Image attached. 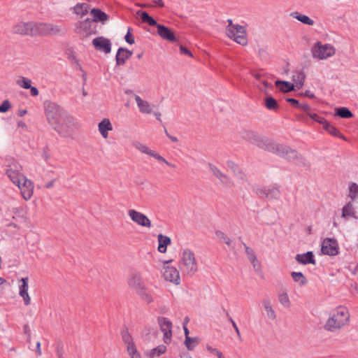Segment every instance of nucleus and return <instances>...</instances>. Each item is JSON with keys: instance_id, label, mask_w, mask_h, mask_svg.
Returning <instances> with one entry per match:
<instances>
[{"instance_id": "nucleus-50", "label": "nucleus", "mask_w": 358, "mask_h": 358, "mask_svg": "<svg viewBox=\"0 0 358 358\" xmlns=\"http://www.w3.org/2000/svg\"><path fill=\"white\" fill-rule=\"evenodd\" d=\"M206 349L210 353L215 355L217 358H225L222 352L215 348L207 345Z\"/></svg>"}, {"instance_id": "nucleus-8", "label": "nucleus", "mask_w": 358, "mask_h": 358, "mask_svg": "<svg viewBox=\"0 0 358 358\" xmlns=\"http://www.w3.org/2000/svg\"><path fill=\"white\" fill-rule=\"evenodd\" d=\"M12 30L16 34L38 36V22H19L13 27Z\"/></svg>"}, {"instance_id": "nucleus-34", "label": "nucleus", "mask_w": 358, "mask_h": 358, "mask_svg": "<svg viewBox=\"0 0 358 358\" xmlns=\"http://www.w3.org/2000/svg\"><path fill=\"white\" fill-rule=\"evenodd\" d=\"M291 16H292L294 18L296 19L299 22H302L304 24L306 25H313L314 21L310 18L308 16L302 15L298 12H293L291 13Z\"/></svg>"}, {"instance_id": "nucleus-28", "label": "nucleus", "mask_w": 358, "mask_h": 358, "mask_svg": "<svg viewBox=\"0 0 358 358\" xmlns=\"http://www.w3.org/2000/svg\"><path fill=\"white\" fill-rule=\"evenodd\" d=\"M121 336L122 341L127 346V350H129L131 348L136 347L133 338L127 328H124L121 331Z\"/></svg>"}, {"instance_id": "nucleus-48", "label": "nucleus", "mask_w": 358, "mask_h": 358, "mask_svg": "<svg viewBox=\"0 0 358 358\" xmlns=\"http://www.w3.org/2000/svg\"><path fill=\"white\" fill-rule=\"evenodd\" d=\"M308 115L314 121L320 123V124H324L326 122V119L323 117L320 116L316 113L310 111Z\"/></svg>"}, {"instance_id": "nucleus-11", "label": "nucleus", "mask_w": 358, "mask_h": 358, "mask_svg": "<svg viewBox=\"0 0 358 358\" xmlns=\"http://www.w3.org/2000/svg\"><path fill=\"white\" fill-rule=\"evenodd\" d=\"M321 250L324 255L329 256L338 255L339 247L337 241L333 238H325L322 241Z\"/></svg>"}, {"instance_id": "nucleus-16", "label": "nucleus", "mask_w": 358, "mask_h": 358, "mask_svg": "<svg viewBox=\"0 0 358 358\" xmlns=\"http://www.w3.org/2000/svg\"><path fill=\"white\" fill-rule=\"evenodd\" d=\"M208 166L214 176L220 180V182L223 185L228 187L234 185L232 180L227 175L223 173L217 167L212 164H208Z\"/></svg>"}, {"instance_id": "nucleus-43", "label": "nucleus", "mask_w": 358, "mask_h": 358, "mask_svg": "<svg viewBox=\"0 0 358 358\" xmlns=\"http://www.w3.org/2000/svg\"><path fill=\"white\" fill-rule=\"evenodd\" d=\"M134 147L141 151L142 153L146 154L151 157L152 153L154 152L153 150H150L147 145L140 143V142H135L134 143Z\"/></svg>"}, {"instance_id": "nucleus-2", "label": "nucleus", "mask_w": 358, "mask_h": 358, "mask_svg": "<svg viewBox=\"0 0 358 358\" xmlns=\"http://www.w3.org/2000/svg\"><path fill=\"white\" fill-rule=\"evenodd\" d=\"M250 135L249 141L259 148L274 153L298 166H306L308 165L307 160L295 150L283 144L275 143L264 136L252 133Z\"/></svg>"}, {"instance_id": "nucleus-22", "label": "nucleus", "mask_w": 358, "mask_h": 358, "mask_svg": "<svg viewBox=\"0 0 358 358\" xmlns=\"http://www.w3.org/2000/svg\"><path fill=\"white\" fill-rule=\"evenodd\" d=\"M90 13L92 17V20L94 22H99L102 24H105V22L108 21L109 19L108 15H107L106 13H104L99 8H94L90 10Z\"/></svg>"}, {"instance_id": "nucleus-25", "label": "nucleus", "mask_w": 358, "mask_h": 358, "mask_svg": "<svg viewBox=\"0 0 358 358\" xmlns=\"http://www.w3.org/2000/svg\"><path fill=\"white\" fill-rule=\"evenodd\" d=\"M112 129L113 127L109 119L105 118L99 123V131L105 138L108 136V131Z\"/></svg>"}, {"instance_id": "nucleus-49", "label": "nucleus", "mask_w": 358, "mask_h": 358, "mask_svg": "<svg viewBox=\"0 0 358 358\" xmlns=\"http://www.w3.org/2000/svg\"><path fill=\"white\" fill-rule=\"evenodd\" d=\"M17 84L24 89H29L31 87V80L24 77L17 80Z\"/></svg>"}, {"instance_id": "nucleus-3", "label": "nucleus", "mask_w": 358, "mask_h": 358, "mask_svg": "<svg viewBox=\"0 0 358 358\" xmlns=\"http://www.w3.org/2000/svg\"><path fill=\"white\" fill-rule=\"evenodd\" d=\"M350 320V313L347 308L343 306L338 307L327 320L324 324L326 330L334 331L341 329L347 324Z\"/></svg>"}, {"instance_id": "nucleus-20", "label": "nucleus", "mask_w": 358, "mask_h": 358, "mask_svg": "<svg viewBox=\"0 0 358 358\" xmlns=\"http://www.w3.org/2000/svg\"><path fill=\"white\" fill-rule=\"evenodd\" d=\"M94 23V22L91 19L87 18L85 20L79 22L77 28L84 31L86 34H96V26Z\"/></svg>"}, {"instance_id": "nucleus-12", "label": "nucleus", "mask_w": 358, "mask_h": 358, "mask_svg": "<svg viewBox=\"0 0 358 358\" xmlns=\"http://www.w3.org/2000/svg\"><path fill=\"white\" fill-rule=\"evenodd\" d=\"M171 262H172V260H169L165 262L164 266L163 276L166 280L170 281L175 285H179L180 282L179 271L176 268L173 266L166 265Z\"/></svg>"}, {"instance_id": "nucleus-42", "label": "nucleus", "mask_w": 358, "mask_h": 358, "mask_svg": "<svg viewBox=\"0 0 358 358\" xmlns=\"http://www.w3.org/2000/svg\"><path fill=\"white\" fill-rule=\"evenodd\" d=\"M348 196L352 201L358 199V185L355 182H352L349 186Z\"/></svg>"}, {"instance_id": "nucleus-33", "label": "nucleus", "mask_w": 358, "mask_h": 358, "mask_svg": "<svg viewBox=\"0 0 358 358\" xmlns=\"http://www.w3.org/2000/svg\"><path fill=\"white\" fill-rule=\"evenodd\" d=\"M90 5L86 3H78L73 8L74 13L84 16L89 12Z\"/></svg>"}, {"instance_id": "nucleus-52", "label": "nucleus", "mask_w": 358, "mask_h": 358, "mask_svg": "<svg viewBox=\"0 0 358 358\" xmlns=\"http://www.w3.org/2000/svg\"><path fill=\"white\" fill-rule=\"evenodd\" d=\"M131 31V28L129 27L127 29V32L126 35L124 36V39L127 43H128L130 45H132L135 43V40H134V38L132 36Z\"/></svg>"}, {"instance_id": "nucleus-51", "label": "nucleus", "mask_w": 358, "mask_h": 358, "mask_svg": "<svg viewBox=\"0 0 358 358\" xmlns=\"http://www.w3.org/2000/svg\"><path fill=\"white\" fill-rule=\"evenodd\" d=\"M141 298L145 301L147 303H150L153 301V299L151 295H150L148 293H147L145 290V288L143 289V292L138 293Z\"/></svg>"}, {"instance_id": "nucleus-47", "label": "nucleus", "mask_w": 358, "mask_h": 358, "mask_svg": "<svg viewBox=\"0 0 358 358\" xmlns=\"http://www.w3.org/2000/svg\"><path fill=\"white\" fill-rule=\"evenodd\" d=\"M267 189L265 187L257 186L253 189L254 192L257 194L260 198L264 199L266 197Z\"/></svg>"}, {"instance_id": "nucleus-13", "label": "nucleus", "mask_w": 358, "mask_h": 358, "mask_svg": "<svg viewBox=\"0 0 358 358\" xmlns=\"http://www.w3.org/2000/svg\"><path fill=\"white\" fill-rule=\"evenodd\" d=\"M128 214L131 220L138 225L148 228L151 227V221L143 213L131 209L129 210Z\"/></svg>"}, {"instance_id": "nucleus-26", "label": "nucleus", "mask_w": 358, "mask_h": 358, "mask_svg": "<svg viewBox=\"0 0 358 358\" xmlns=\"http://www.w3.org/2000/svg\"><path fill=\"white\" fill-rule=\"evenodd\" d=\"M167 348L164 345H159L156 348L147 350L145 352V355L148 358H155L160 357L162 355L164 354L166 352Z\"/></svg>"}, {"instance_id": "nucleus-23", "label": "nucleus", "mask_w": 358, "mask_h": 358, "mask_svg": "<svg viewBox=\"0 0 358 358\" xmlns=\"http://www.w3.org/2000/svg\"><path fill=\"white\" fill-rule=\"evenodd\" d=\"M22 284L20 286V295L23 298L24 302L25 305H29L30 303V296L28 294V282L29 278L27 277L22 278L21 279Z\"/></svg>"}, {"instance_id": "nucleus-5", "label": "nucleus", "mask_w": 358, "mask_h": 358, "mask_svg": "<svg viewBox=\"0 0 358 358\" xmlns=\"http://www.w3.org/2000/svg\"><path fill=\"white\" fill-rule=\"evenodd\" d=\"M180 268L187 274L194 275L197 269L198 266L196 262L195 255L192 251L189 249H185L181 253Z\"/></svg>"}, {"instance_id": "nucleus-36", "label": "nucleus", "mask_w": 358, "mask_h": 358, "mask_svg": "<svg viewBox=\"0 0 358 358\" xmlns=\"http://www.w3.org/2000/svg\"><path fill=\"white\" fill-rule=\"evenodd\" d=\"M264 105L270 110H276L279 108L278 101L271 96H268L264 99Z\"/></svg>"}, {"instance_id": "nucleus-35", "label": "nucleus", "mask_w": 358, "mask_h": 358, "mask_svg": "<svg viewBox=\"0 0 358 358\" xmlns=\"http://www.w3.org/2000/svg\"><path fill=\"white\" fill-rule=\"evenodd\" d=\"M335 115L345 119L351 118L354 116L353 113L346 107H340L336 108Z\"/></svg>"}, {"instance_id": "nucleus-39", "label": "nucleus", "mask_w": 358, "mask_h": 358, "mask_svg": "<svg viewBox=\"0 0 358 358\" xmlns=\"http://www.w3.org/2000/svg\"><path fill=\"white\" fill-rule=\"evenodd\" d=\"M291 276L294 282H299L301 286L308 282L306 278L301 272L292 271Z\"/></svg>"}, {"instance_id": "nucleus-53", "label": "nucleus", "mask_w": 358, "mask_h": 358, "mask_svg": "<svg viewBox=\"0 0 358 358\" xmlns=\"http://www.w3.org/2000/svg\"><path fill=\"white\" fill-rule=\"evenodd\" d=\"M10 107V101L8 99L4 100L0 105V113H6Z\"/></svg>"}, {"instance_id": "nucleus-45", "label": "nucleus", "mask_w": 358, "mask_h": 358, "mask_svg": "<svg viewBox=\"0 0 358 358\" xmlns=\"http://www.w3.org/2000/svg\"><path fill=\"white\" fill-rule=\"evenodd\" d=\"M215 235L217 238L226 243L228 246H231L232 241L223 231L217 230L215 231Z\"/></svg>"}, {"instance_id": "nucleus-24", "label": "nucleus", "mask_w": 358, "mask_h": 358, "mask_svg": "<svg viewBox=\"0 0 358 358\" xmlns=\"http://www.w3.org/2000/svg\"><path fill=\"white\" fill-rule=\"evenodd\" d=\"M134 99L139 108V110L142 113L150 114L152 113V108L150 104L147 101L143 100L138 95L135 94Z\"/></svg>"}, {"instance_id": "nucleus-30", "label": "nucleus", "mask_w": 358, "mask_h": 358, "mask_svg": "<svg viewBox=\"0 0 358 358\" xmlns=\"http://www.w3.org/2000/svg\"><path fill=\"white\" fill-rule=\"evenodd\" d=\"M348 217H352L355 219L358 218L352 201L348 202L342 208V217L346 218Z\"/></svg>"}, {"instance_id": "nucleus-14", "label": "nucleus", "mask_w": 358, "mask_h": 358, "mask_svg": "<svg viewBox=\"0 0 358 358\" xmlns=\"http://www.w3.org/2000/svg\"><path fill=\"white\" fill-rule=\"evenodd\" d=\"M92 45L98 51L108 54L111 52V42L108 38L99 36L92 40Z\"/></svg>"}, {"instance_id": "nucleus-44", "label": "nucleus", "mask_w": 358, "mask_h": 358, "mask_svg": "<svg viewBox=\"0 0 358 358\" xmlns=\"http://www.w3.org/2000/svg\"><path fill=\"white\" fill-rule=\"evenodd\" d=\"M243 245L245 247V253L248 256V258L253 264V266L255 267V262L257 261V259L254 251L252 249H250L245 243H243Z\"/></svg>"}, {"instance_id": "nucleus-37", "label": "nucleus", "mask_w": 358, "mask_h": 358, "mask_svg": "<svg viewBox=\"0 0 358 358\" xmlns=\"http://www.w3.org/2000/svg\"><path fill=\"white\" fill-rule=\"evenodd\" d=\"M280 196V192L278 187L275 185L271 186L267 189L266 199H278Z\"/></svg>"}, {"instance_id": "nucleus-29", "label": "nucleus", "mask_w": 358, "mask_h": 358, "mask_svg": "<svg viewBox=\"0 0 358 358\" xmlns=\"http://www.w3.org/2000/svg\"><path fill=\"white\" fill-rule=\"evenodd\" d=\"M157 238L159 242L158 251L161 253L166 252L167 246L171 243V238L162 234H159Z\"/></svg>"}, {"instance_id": "nucleus-17", "label": "nucleus", "mask_w": 358, "mask_h": 358, "mask_svg": "<svg viewBox=\"0 0 358 358\" xmlns=\"http://www.w3.org/2000/svg\"><path fill=\"white\" fill-rule=\"evenodd\" d=\"M128 283L137 293L143 292V289L145 288L141 274L136 272L132 273L130 275Z\"/></svg>"}, {"instance_id": "nucleus-54", "label": "nucleus", "mask_w": 358, "mask_h": 358, "mask_svg": "<svg viewBox=\"0 0 358 358\" xmlns=\"http://www.w3.org/2000/svg\"><path fill=\"white\" fill-rule=\"evenodd\" d=\"M258 55L262 60L267 61L269 58L267 51L264 48H259L258 50Z\"/></svg>"}, {"instance_id": "nucleus-63", "label": "nucleus", "mask_w": 358, "mask_h": 358, "mask_svg": "<svg viewBox=\"0 0 358 358\" xmlns=\"http://www.w3.org/2000/svg\"><path fill=\"white\" fill-rule=\"evenodd\" d=\"M148 24L150 26H156L157 27V25L159 24H157V21L150 16V17L148 20Z\"/></svg>"}, {"instance_id": "nucleus-18", "label": "nucleus", "mask_w": 358, "mask_h": 358, "mask_svg": "<svg viewBox=\"0 0 358 358\" xmlns=\"http://www.w3.org/2000/svg\"><path fill=\"white\" fill-rule=\"evenodd\" d=\"M157 34L164 40L170 42L176 41V37L173 31L165 25H157Z\"/></svg>"}, {"instance_id": "nucleus-38", "label": "nucleus", "mask_w": 358, "mask_h": 358, "mask_svg": "<svg viewBox=\"0 0 358 358\" xmlns=\"http://www.w3.org/2000/svg\"><path fill=\"white\" fill-rule=\"evenodd\" d=\"M263 305L266 311L267 316L271 320H275L276 318V315L275 311L273 310L271 305V301L269 299H264L263 301Z\"/></svg>"}, {"instance_id": "nucleus-64", "label": "nucleus", "mask_w": 358, "mask_h": 358, "mask_svg": "<svg viewBox=\"0 0 358 358\" xmlns=\"http://www.w3.org/2000/svg\"><path fill=\"white\" fill-rule=\"evenodd\" d=\"M23 329H24V334L28 335V336L29 337L30 336V331H31L29 326L28 324H25L23 327Z\"/></svg>"}, {"instance_id": "nucleus-56", "label": "nucleus", "mask_w": 358, "mask_h": 358, "mask_svg": "<svg viewBox=\"0 0 358 358\" xmlns=\"http://www.w3.org/2000/svg\"><path fill=\"white\" fill-rule=\"evenodd\" d=\"M297 108L303 110L307 115L311 111L310 106L307 103H300Z\"/></svg>"}, {"instance_id": "nucleus-7", "label": "nucleus", "mask_w": 358, "mask_h": 358, "mask_svg": "<svg viewBox=\"0 0 358 358\" xmlns=\"http://www.w3.org/2000/svg\"><path fill=\"white\" fill-rule=\"evenodd\" d=\"M66 29L59 24L38 22V36L64 35Z\"/></svg>"}, {"instance_id": "nucleus-62", "label": "nucleus", "mask_w": 358, "mask_h": 358, "mask_svg": "<svg viewBox=\"0 0 358 358\" xmlns=\"http://www.w3.org/2000/svg\"><path fill=\"white\" fill-rule=\"evenodd\" d=\"M29 90L31 96H36L38 95V90L36 87L31 86V88H29Z\"/></svg>"}, {"instance_id": "nucleus-46", "label": "nucleus", "mask_w": 358, "mask_h": 358, "mask_svg": "<svg viewBox=\"0 0 358 358\" xmlns=\"http://www.w3.org/2000/svg\"><path fill=\"white\" fill-rule=\"evenodd\" d=\"M278 300L280 303L285 308H288L290 306V301L287 292H283L280 294L278 296Z\"/></svg>"}, {"instance_id": "nucleus-6", "label": "nucleus", "mask_w": 358, "mask_h": 358, "mask_svg": "<svg viewBox=\"0 0 358 358\" xmlns=\"http://www.w3.org/2000/svg\"><path fill=\"white\" fill-rule=\"evenodd\" d=\"M335 52L336 50L332 45L322 44L320 41L315 43L311 48L313 57L317 59H326L334 55Z\"/></svg>"}, {"instance_id": "nucleus-41", "label": "nucleus", "mask_w": 358, "mask_h": 358, "mask_svg": "<svg viewBox=\"0 0 358 358\" xmlns=\"http://www.w3.org/2000/svg\"><path fill=\"white\" fill-rule=\"evenodd\" d=\"M199 344L198 338L197 337H187L185 338V345L187 349L189 351L193 350L196 345Z\"/></svg>"}, {"instance_id": "nucleus-15", "label": "nucleus", "mask_w": 358, "mask_h": 358, "mask_svg": "<svg viewBox=\"0 0 358 358\" xmlns=\"http://www.w3.org/2000/svg\"><path fill=\"white\" fill-rule=\"evenodd\" d=\"M21 192V194L22 197L26 200H29L32 194L34 191V185L33 182L28 180L26 177L22 180L21 184L17 185Z\"/></svg>"}, {"instance_id": "nucleus-4", "label": "nucleus", "mask_w": 358, "mask_h": 358, "mask_svg": "<svg viewBox=\"0 0 358 358\" xmlns=\"http://www.w3.org/2000/svg\"><path fill=\"white\" fill-rule=\"evenodd\" d=\"M228 25L226 27V34L236 43L246 45L248 39L246 37V31L245 27L240 24H234L231 19L227 20Z\"/></svg>"}, {"instance_id": "nucleus-32", "label": "nucleus", "mask_w": 358, "mask_h": 358, "mask_svg": "<svg viewBox=\"0 0 358 358\" xmlns=\"http://www.w3.org/2000/svg\"><path fill=\"white\" fill-rule=\"evenodd\" d=\"M322 126L323 129L330 135L341 139H345L343 135L334 126L331 124L327 121H326V122Z\"/></svg>"}, {"instance_id": "nucleus-9", "label": "nucleus", "mask_w": 358, "mask_h": 358, "mask_svg": "<svg viewBox=\"0 0 358 358\" xmlns=\"http://www.w3.org/2000/svg\"><path fill=\"white\" fill-rule=\"evenodd\" d=\"M22 166L17 162L12 163L6 170V175L15 185L21 184L25 176L20 172Z\"/></svg>"}, {"instance_id": "nucleus-57", "label": "nucleus", "mask_w": 358, "mask_h": 358, "mask_svg": "<svg viewBox=\"0 0 358 358\" xmlns=\"http://www.w3.org/2000/svg\"><path fill=\"white\" fill-rule=\"evenodd\" d=\"M138 13L140 14L141 20L143 22L148 23L150 15L146 11H139Z\"/></svg>"}, {"instance_id": "nucleus-55", "label": "nucleus", "mask_w": 358, "mask_h": 358, "mask_svg": "<svg viewBox=\"0 0 358 358\" xmlns=\"http://www.w3.org/2000/svg\"><path fill=\"white\" fill-rule=\"evenodd\" d=\"M127 352L131 358H141L140 353L137 351L136 347L131 348Z\"/></svg>"}, {"instance_id": "nucleus-1", "label": "nucleus", "mask_w": 358, "mask_h": 358, "mask_svg": "<svg viewBox=\"0 0 358 358\" xmlns=\"http://www.w3.org/2000/svg\"><path fill=\"white\" fill-rule=\"evenodd\" d=\"M45 115L48 124L61 136H72L78 127L77 120L64 108L50 100L43 103Z\"/></svg>"}, {"instance_id": "nucleus-60", "label": "nucleus", "mask_w": 358, "mask_h": 358, "mask_svg": "<svg viewBox=\"0 0 358 358\" xmlns=\"http://www.w3.org/2000/svg\"><path fill=\"white\" fill-rule=\"evenodd\" d=\"M286 101L289 103H290L293 106L297 108L298 106H299V102L298 100L294 99V98H287Z\"/></svg>"}, {"instance_id": "nucleus-10", "label": "nucleus", "mask_w": 358, "mask_h": 358, "mask_svg": "<svg viewBox=\"0 0 358 358\" xmlns=\"http://www.w3.org/2000/svg\"><path fill=\"white\" fill-rule=\"evenodd\" d=\"M158 323L161 331L164 334L163 341L166 344H169L172 338V322L166 317H158Z\"/></svg>"}, {"instance_id": "nucleus-58", "label": "nucleus", "mask_w": 358, "mask_h": 358, "mask_svg": "<svg viewBox=\"0 0 358 358\" xmlns=\"http://www.w3.org/2000/svg\"><path fill=\"white\" fill-rule=\"evenodd\" d=\"M180 53L182 55H186L191 57H192V53L191 52V51L187 48H186L183 45H181L180 47Z\"/></svg>"}, {"instance_id": "nucleus-19", "label": "nucleus", "mask_w": 358, "mask_h": 358, "mask_svg": "<svg viewBox=\"0 0 358 358\" xmlns=\"http://www.w3.org/2000/svg\"><path fill=\"white\" fill-rule=\"evenodd\" d=\"M132 51L127 50L125 48H120L115 55L116 65L122 66L125 64L132 55Z\"/></svg>"}, {"instance_id": "nucleus-61", "label": "nucleus", "mask_w": 358, "mask_h": 358, "mask_svg": "<svg viewBox=\"0 0 358 358\" xmlns=\"http://www.w3.org/2000/svg\"><path fill=\"white\" fill-rule=\"evenodd\" d=\"M164 132L166 135V136L172 141V142H178V139L177 137H175V136H171L167 131V129L165 128L164 129Z\"/></svg>"}, {"instance_id": "nucleus-31", "label": "nucleus", "mask_w": 358, "mask_h": 358, "mask_svg": "<svg viewBox=\"0 0 358 358\" xmlns=\"http://www.w3.org/2000/svg\"><path fill=\"white\" fill-rule=\"evenodd\" d=\"M275 85L282 92H289L294 89V85L288 81L278 80Z\"/></svg>"}, {"instance_id": "nucleus-27", "label": "nucleus", "mask_w": 358, "mask_h": 358, "mask_svg": "<svg viewBox=\"0 0 358 358\" xmlns=\"http://www.w3.org/2000/svg\"><path fill=\"white\" fill-rule=\"evenodd\" d=\"M306 75L301 70L296 71L292 76V81L294 87L301 89L304 84Z\"/></svg>"}, {"instance_id": "nucleus-40", "label": "nucleus", "mask_w": 358, "mask_h": 358, "mask_svg": "<svg viewBox=\"0 0 358 358\" xmlns=\"http://www.w3.org/2000/svg\"><path fill=\"white\" fill-rule=\"evenodd\" d=\"M227 164L229 169H231L233 173L239 178L243 179V174L242 173V171L241 170L238 165L235 164L234 162L229 160L227 162Z\"/></svg>"}, {"instance_id": "nucleus-21", "label": "nucleus", "mask_w": 358, "mask_h": 358, "mask_svg": "<svg viewBox=\"0 0 358 358\" xmlns=\"http://www.w3.org/2000/svg\"><path fill=\"white\" fill-rule=\"evenodd\" d=\"M296 261L303 265L315 264V256L313 252L308 251L303 254H297L295 256Z\"/></svg>"}, {"instance_id": "nucleus-59", "label": "nucleus", "mask_w": 358, "mask_h": 358, "mask_svg": "<svg viewBox=\"0 0 358 358\" xmlns=\"http://www.w3.org/2000/svg\"><path fill=\"white\" fill-rule=\"evenodd\" d=\"M151 157H154L155 159H156L157 160H158L159 162H164L165 164L167 163V161L162 156L157 154L155 151L152 153Z\"/></svg>"}]
</instances>
